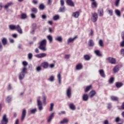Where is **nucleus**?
I'll return each mask as SVG.
<instances>
[{
    "label": "nucleus",
    "instance_id": "nucleus-16",
    "mask_svg": "<svg viewBox=\"0 0 124 124\" xmlns=\"http://www.w3.org/2000/svg\"><path fill=\"white\" fill-rule=\"evenodd\" d=\"M14 3L12 2H10L7 3L4 7V9H8L9 8L10 6H11V5H13Z\"/></svg>",
    "mask_w": 124,
    "mask_h": 124
},
{
    "label": "nucleus",
    "instance_id": "nucleus-33",
    "mask_svg": "<svg viewBox=\"0 0 124 124\" xmlns=\"http://www.w3.org/2000/svg\"><path fill=\"white\" fill-rule=\"evenodd\" d=\"M41 66L43 68H48V63L47 62H44L41 64Z\"/></svg>",
    "mask_w": 124,
    "mask_h": 124
},
{
    "label": "nucleus",
    "instance_id": "nucleus-34",
    "mask_svg": "<svg viewBox=\"0 0 124 124\" xmlns=\"http://www.w3.org/2000/svg\"><path fill=\"white\" fill-rule=\"evenodd\" d=\"M65 11V6H62L60 8L59 12H64Z\"/></svg>",
    "mask_w": 124,
    "mask_h": 124
},
{
    "label": "nucleus",
    "instance_id": "nucleus-45",
    "mask_svg": "<svg viewBox=\"0 0 124 124\" xmlns=\"http://www.w3.org/2000/svg\"><path fill=\"white\" fill-rule=\"evenodd\" d=\"M92 5H93L94 7L96 8V7H97V3L95 1H93L92 3Z\"/></svg>",
    "mask_w": 124,
    "mask_h": 124
},
{
    "label": "nucleus",
    "instance_id": "nucleus-31",
    "mask_svg": "<svg viewBox=\"0 0 124 124\" xmlns=\"http://www.w3.org/2000/svg\"><path fill=\"white\" fill-rule=\"evenodd\" d=\"M93 89V86L92 85H90L89 86H88L86 87V89H85V93H88L90 90Z\"/></svg>",
    "mask_w": 124,
    "mask_h": 124
},
{
    "label": "nucleus",
    "instance_id": "nucleus-50",
    "mask_svg": "<svg viewBox=\"0 0 124 124\" xmlns=\"http://www.w3.org/2000/svg\"><path fill=\"white\" fill-rule=\"evenodd\" d=\"M54 109V103H52L50 104V107L49 109V111H52Z\"/></svg>",
    "mask_w": 124,
    "mask_h": 124
},
{
    "label": "nucleus",
    "instance_id": "nucleus-25",
    "mask_svg": "<svg viewBox=\"0 0 124 124\" xmlns=\"http://www.w3.org/2000/svg\"><path fill=\"white\" fill-rule=\"evenodd\" d=\"M80 16V13L79 12H76L73 14V17L74 18H78Z\"/></svg>",
    "mask_w": 124,
    "mask_h": 124
},
{
    "label": "nucleus",
    "instance_id": "nucleus-8",
    "mask_svg": "<svg viewBox=\"0 0 124 124\" xmlns=\"http://www.w3.org/2000/svg\"><path fill=\"white\" fill-rule=\"evenodd\" d=\"M66 95L69 98H71V87H68L66 91Z\"/></svg>",
    "mask_w": 124,
    "mask_h": 124
},
{
    "label": "nucleus",
    "instance_id": "nucleus-54",
    "mask_svg": "<svg viewBox=\"0 0 124 124\" xmlns=\"http://www.w3.org/2000/svg\"><path fill=\"white\" fill-rule=\"evenodd\" d=\"M60 4L61 6H64V0H60Z\"/></svg>",
    "mask_w": 124,
    "mask_h": 124
},
{
    "label": "nucleus",
    "instance_id": "nucleus-61",
    "mask_svg": "<svg viewBox=\"0 0 124 124\" xmlns=\"http://www.w3.org/2000/svg\"><path fill=\"white\" fill-rule=\"evenodd\" d=\"M89 35L90 36H93V31L92 30H91Z\"/></svg>",
    "mask_w": 124,
    "mask_h": 124
},
{
    "label": "nucleus",
    "instance_id": "nucleus-11",
    "mask_svg": "<svg viewBox=\"0 0 124 124\" xmlns=\"http://www.w3.org/2000/svg\"><path fill=\"white\" fill-rule=\"evenodd\" d=\"M27 115V110L26 109L24 108L21 114V121L23 122L24 120H25V118H26V116Z\"/></svg>",
    "mask_w": 124,
    "mask_h": 124
},
{
    "label": "nucleus",
    "instance_id": "nucleus-1",
    "mask_svg": "<svg viewBox=\"0 0 124 124\" xmlns=\"http://www.w3.org/2000/svg\"><path fill=\"white\" fill-rule=\"evenodd\" d=\"M10 31H16L18 33L22 34L23 33V30L19 25L11 24L9 26Z\"/></svg>",
    "mask_w": 124,
    "mask_h": 124
},
{
    "label": "nucleus",
    "instance_id": "nucleus-53",
    "mask_svg": "<svg viewBox=\"0 0 124 124\" xmlns=\"http://www.w3.org/2000/svg\"><path fill=\"white\" fill-rule=\"evenodd\" d=\"M31 17L32 19H35V18H36V16H35L34 14H31Z\"/></svg>",
    "mask_w": 124,
    "mask_h": 124
},
{
    "label": "nucleus",
    "instance_id": "nucleus-3",
    "mask_svg": "<svg viewBox=\"0 0 124 124\" xmlns=\"http://www.w3.org/2000/svg\"><path fill=\"white\" fill-rule=\"evenodd\" d=\"M27 67H23L21 69V72L19 74L18 78L19 80H21L25 78V75L27 74Z\"/></svg>",
    "mask_w": 124,
    "mask_h": 124
},
{
    "label": "nucleus",
    "instance_id": "nucleus-13",
    "mask_svg": "<svg viewBox=\"0 0 124 124\" xmlns=\"http://www.w3.org/2000/svg\"><path fill=\"white\" fill-rule=\"evenodd\" d=\"M69 120L67 118H64L63 120H62L61 121H60V124H67L68 123H69Z\"/></svg>",
    "mask_w": 124,
    "mask_h": 124
},
{
    "label": "nucleus",
    "instance_id": "nucleus-41",
    "mask_svg": "<svg viewBox=\"0 0 124 124\" xmlns=\"http://www.w3.org/2000/svg\"><path fill=\"white\" fill-rule=\"evenodd\" d=\"M53 19L54 21H58V20H60V16L56 15L53 16Z\"/></svg>",
    "mask_w": 124,
    "mask_h": 124
},
{
    "label": "nucleus",
    "instance_id": "nucleus-56",
    "mask_svg": "<svg viewBox=\"0 0 124 124\" xmlns=\"http://www.w3.org/2000/svg\"><path fill=\"white\" fill-rule=\"evenodd\" d=\"M70 58V55L67 54L65 55L64 56V58L66 59V60H68Z\"/></svg>",
    "mask_w": 124,
    "mask_h": 124
},
{
    "label": "nucleus",
    "instance_id": "nucleus-28",
    "mask_svg": "<svg viewBox=\"0 0 124 124\" xmlns=\"http://www.w3.org/2000/svg\"><path fill=\"white\" fill-rule=\"evenodd\" d=\"M113 70L114 73H117V72H118L120 70V67L118 65L115 66L113 68Z\"/></svg>",
    "mask_w": 124,
    "mask_h": 124
},
{
    "label": "nucleus",
    "instance_id": "nucleus-27",
    "mask_svg": "<svg viewBox=\"0 0 124 124\" xmlns=\"http://www.w3.org/2000/svg\"><path fill=\"white\" fill-rule=\"evenodd\" d=\"M114 13L118 17H121V11L119 10L115 9L114 11Z\"/></svg>",
    "mask_w": 124,
    "mask_h": 124
},
{
    "label": "nucleus",
    "instance_id": "nucleus-39",
    "mask_svg": "<svg viewBox=\"0 0 124 124\" xmlns=\"http://www.w3.org/2000/svg\"><path fill=\"white\" fill-rule=\"evenodd\" d=\"M84 60L85 61H90L91 60V57L89 55H85L84 56Z\"/></svg>",
    "mask_w": 124,
    "mask_h": 124
},
{
    "label": "nucleus",
    "instance_id": "nucleus-44",
    "mask_svg": "<svg viewBox=\"0 0 124 124\" xmlns=\"http://www.w3.org/2000/svg\"><path fill=\"white\" fill-rule=\"evenodd\" d=\"M32 57H33L32 53H30L28 54V58L29 60H32Z\"/></svg>",
    "mask_w": 124,
    "mask_h": 124
},
{
    "label": "nucleus",
    "instance_id": "nucleus-14",
    "mask_svg": "<svg viewBox=\"0 0 124 124\" xmlns=\"http://www.w3.org/2000/svg\"><path fill=\"white\" fill-rule=\"evenodd\" d=\"M70 109L72 110V111H74L76 109V106L73 103H70L69 105Z\"/></svg>",
    "mask_w": 124,
    "mask_h": 124
},
{
    "label": "nucleus",
    "instance_id": "nucleus-47",
    "mask_svg": "<svg viewBox=\"0 0 124 124\" xmlns=\"http://www.w3.org/2000/svg\"><path fill=\"white\" fill-rule=\"evenodd\" d=\"M36 70L37 72H40L41 71L42 69H41V66H38L36 68Z\"/></svg>",
    "mask_w": 124,
    "mask_h": 124
},
{
    "label": "nucleus",
    "instance_id": "nucleus-21",
    "mask_svg": "<svg viewBox=\"0 0 124 124\" xmlns=\"http://www.w3.org/2000/svg\"><path fill=\"white\" fill-rule=\"evenodd\" d=\"M88 46L89 47H93V46H94V42H93V40H89L88 42Z\"/></svg>",
    "mask_w": 124,
    "mask_h": 124
},
{
    "label": "nucleus",
    "instance_id": "nucleus-58",
    "mask_svg": "<svg viewBox=\"0 0 124 124\" xmlns=\"http://www.w3.org/2000/svg\"><path fill=\"white\" fill-rule=\"evenodd\" d=\"M12 36H13V37L14 38H17V37H18V34H13L12 35Z\"/></svg>",
    "mask_w": 124,
    "mask_h": 124
},
{
    "label": "nucleus",
    "instance_id": "nucleus-60",
    "mask_svg": "<svg viewBox=\"0 0 124 124\" xmlns=\"http://www.w3.org/2000/svg\"><path fill=\"white\" fill-rule=\"evenodd\" d=\"M10 90H12V86H11V84H9L8 87V90L10 91Z\"/></svg>",
    "mask_w": 124,
    "mask_h": 124
},
{
    "label": "nucleus",
    "instance_id": "nucleus-6",
    "mask_svg": "<svg viewBox=\"0 0 124 124\" xmlns=\"http://www.w3.org/2000/svg\"><path fill=\"white\" fill-rule=\"evenodd\" d=\"M107 60L109 63H111V64H116V59L112 57H108L107 58Z\"/></svg>",
    "mask_w": 124,
    "mask_h": 124
},
{
    "label": "nucleus",
    "instance_id": "nucleus-52",
    "mask_svg": "<svg viewBox=\"0 0 124 124\" xmlns=\"http://www.w3.org/2000/svg\"><path fill=\"white\" fill-rule=\"evenodd\" d=\"M115 80V78H111L109 80V82L110 84H112L114 82V80Z\"/></svg>",
    "mask_w": 124,
    "mask_h": 124
},
{
    "label": "nucleus",
    "instance_id": "nucleus-59",
    "mask_svg": "<svg viewBox=\"0 0 124 124\" xmlns=\"http://www.w3.org/2000/svg\"><path fill=\"white\" fill-rule=\"evenodd\" d=\"M120 46L121 47H124V40H123L120 43Z\"/></svg>",
    "mask_w": 124,
    "mask_h": 124
},
{
    "label": "nucleus",
    "instance_id": "nucleus-48",
    "mask_svg": "<svg viewBox=\"0 0 124 124\" xmlns=\"http://www.w3.org/2000/svg\"><path fill=\"white\" fill-rule=\"evenodd\" d=\"M21 18V19H26L27 18V15L26 14H22Z\"/></svg>",
    "mask_w": 124,
    "mask_h": 124
},
{
    "label": "nucleus",
    "instance_id": "nucleus-15",
    "mask_svg": "<svg viewBox=\"0 0 124 124\" xmlns=\"http://www.w3.org/2000/svg\"><path fill=\"white\" fill-rule=\"evenodd\" d=\"M66 3L68 5H69V6L74 7V3L72 0H67Z\"/></svg>",
    "mask_w": 124,
    "mask_h": 124
},
{
    "label": "nucleus",
    "instance_id": "nucleus-20",
    "mask_svg": "<svg viewBox=\"0 0 124 124\" xmlns=\"http://www.w3.org/2000/svg\"><path fill=\"white\" fill-rule=\"evenodd\" d=\"M98 14H99L100 17H102V16H103L104 14V13L103 12V9H99L98 10Z\"/></svg>",
    "mask_w": 124,
    "mask_h": 124
},
{
    "label": "nucleus",
    "instance_id": "nucleus-62",
    "mask_svg": "<svg viewBox=\"0 0 124 124\" xmlns=\"http://www.w3.org/2000/svg\"><path fill=\"white\" fill-rule=\"evenodd\" d=\"M35 31V29H32L31 31V34H34Z\"/></svg>",
    "mask_w": 124,
    "mask_h": 124
},
{
    "label": "nucleus",
    "instance_id": "nucleus-35",
    "mask_svg": "<svg viewBox=\"0 0 124 124\" xmlns=\"http://www.w3.org/2000/svg\"><path fill=\"white\" fill-rule=\"evenodd\" d=\"M29 112L30 113H31V114H34L35 113H36V112H37V109L36 108L31 109H30Z\"/></svg>",
    "mask_w": 124,
    "mask_h": 124
},
{
    "label": "nucleus",
    "instance_id": "nucleus-26",
    "mask_svg": "<svg viewBox=\"0 0 124 124\" xmlns=\"http://www.w3.org/2000/svg\"><path fill=\"white\" fill-rule=\"evenodd\" d=\"M94 53L98 57H102V54L100 53V51L99 50H96L94 51Z\"/></svg>",
    "mask_w": 124,
    "mask_h": 124
},
{
    "label": "nucleus",
    "instance_id": "nucleus-49",
    "mask_svg": "<svg viewBox=\"0 0 124 124\" xmlns=\"http://www.w3.org/2000/svg\"><path fill=\"white\" fill-rule=\"evenodd\" d=\"M99 45L100 47H103V41H102V40L99 41Z\"/></svg>",
    "mask_w": 124,
    "mask_h": 124
},
{
    "label": "nucleus",
    "instance_id": "nucleus-18",
    "mask_svg": "<svg viewBox=\"0 0 124 124\" xmlns=\"http://www.w3.org/2000/svg\"><path fill=\"white\" fill-rule=\"evenodd\" d=\"M55 40H56V41L62 43V36H58L55 38Z\"/></svg>",
    "mask_w": 124,
    "mask_h": 124
},
{
    "label": "nucleus",
    "instance_id": "nucleus-55",
    "mask_svg": "<svg viewBox=\"0 0 124 124\" xmlns=\"http://www.w3.org/2000/svg\"><path fill=\"white\" fill-rule=\"evenodd\" d=\"M22 64L24 66V67H26L25 66H27V65H28V63L26 61H23L22 62Z\"/></svg>",
    "mask_w": 124,
    "mask_h": 124
},
{
    "label": "nucleus",
    "instance_id": "nucleus-9",
    "mask_svg": "<svg viewBox=\"0 0 124 124\" xmlns=\"http://www.w3.org/2000/svg\"><path fill=\"white\" fill-rule=\"evenodd\" d=\"M98 18V16H97V14L96 13H94L92 15V21L93 22V23L96 22L97 21V19Z\"/></svg>",
    "mask_w": 124,
    "mask_h": 124
},
{
    "label": "nucleus",
    "instance_id": "nucleus-37",
    "mask_svg": "<svg viewBox=\"0 0 124 124\" xmlns=\"http://www.w3.org/2000/svg\"><path fill=\"white\" fill-rule=\"evenodd\" d=\"M57 78L58 79L59 83L60 84H62V75H61V74H59L58 75Z\"/></svg>",
    "mask_w": 124,
    "mask_h": 124
},
{
    "label": "nucleus",
    "instance_id": "nucleus-5",
    "mask_svg": "<svg viewBox=\"0 0 124 124\" xmlns=\"http://www.w3.org/2000/svg\"><path fill=\"white\" fill-rule=\"evenodd\" d=\"M8 123V118L6 116V114H5L3 116L2 120L1 121V124H7Z\"/></svg>",
    "mask_w": 124,
    "mask_h": 124
},
{
    "label": "nucleus",
    "instance_id": "nucleus-23",
    "mask_svg": "<svg viewBox=\"0 0 124 124\" xmlns=\"http://www.w3.org/2000/svg\"><path fill=\"white\" fill-rule=\"evenodd\" d=\"M123 85L124 84H123V83L122 82H117L115 83V86L116 88H120L121 87H123Z\"/></svg>",
    "mask_w": 124,
    "mask_h": 124
},
{
    "label": "nucleus",
    "instance_id": "nucleus-40",
    "mask_svg": "<svg viewBox=\"0 0 124 124\" xmlns=\"http://www.w3.org/2000/svg\"><path fill=\"white\" fill-rule=\"evenodd\" d=\"M48 80L50 81V82H54V81H55V77L54 76H51Z\"/></svg>",
    "mask_w": 124,
    "mask_h": 124
},
{
    "label": "nucleus",
    "instance_id": "nucleus-19",
    "mask_svg": "<svg viewBox=\"0 0 124 124\" xmlns=\"http://www.w3.org/2000/svg\"><path fill=\"white\" fill-rule=\"evenodd\" d=\"M95 94H96V92H95V91H94V90L91 91L89 93V95H90L91 98H93V97L94 95H95Z\"/></svg>",
    "mask_w": 124,
    "mask_h": 124
},
{
    "label": "nucleus",
    "instance_id": "nucleus-4",
    "mask_svg": "<svg viewBox=\"0 0 124 124\" xmlns=\"http://www.w3.org/2000/svg\"><path fill=\"white\" fill-rule=\"evenodd\" d=\"M37 106L39 111L43 110V107H42V102L40 100V97H38L37 100Z\"/></svg>",
    "mask_w": 124,
    "mask_h": 124
},
{
    "label": "nucleus",
    "instance_id": "nucleus-12",
    "mask_svg": "<svg viewBox=\"0 0 124 124\" xmlns=\"http://www.w3.org/2000/svg\"><path fill=\"white\" fill-rule=\"evenodd\" d=\"M55 115V112L52 113L50 115V116L48 117V118L47 119V123L48 124H50L51 123V121L53 119V118H54V116Z\"/></svg>",
    "mask_w": 124,
    "mask_h": 124
},
{
    "label": "nucleus",
    "instance_id": "nucleus-29",
    "mask_svg": "<svg viewBox=\"0 0 124 124\" xmlns=\"http://www.w3.org/2000/svg\"><path fill=\"white\" fill-rule=\"evenodd\" d=\"M76 68L77 70H80V69L83 68V65H82V64L79 63L77 65Z\"/></svg>",
    "mask_w": 124,
    "mask_h": 124
},
{
    "label": "nucleus",
    "instance_id": "nucleus-32",
    "mask_svg": "<svg viewBox=\"0 0 124 124\" xmlns=\"http://www.w3.org/2000/svg\"><path fill=\"white\" fill-rule=\"evenodd\" d=\"M1 41L4 46H5V45L7 44V39H6V38H3Z\"/></svg>",
    "mask_w": 124,
    "mask_h": 124
},
{
    "label": "nucleus",
    "instance_id": "nucleus-43",
    "mask_svg": "<svg viewBox=\"0 0 124 124\" xmlns=\"http://www.w3.org/2000/svg\"><path fill=\"white\" fill-rule=\"evenodd\" d=\"M46 98H47V97L46 96H43V102L45 105H46Z\"/></svg>",
    "mask_w": 124,
    "mask_h": 124
},
{
    "label": "nucleus",
    "instance_id": "nucleus-22",
    "mask_svg": "<svg viewBox=\"0 0 124 124\" xmlns=\"http://www.w3.org/2000/svg\"><path fill=\"white\" fill-rule=\"evenodd\" d=\"M110 99L112 101H119V98L116 96H111Z\"/></svg>",
    "mask_w": 124,
    "mask_h": 124
},
{
    "label": "nucleus",
    "instance_id": "nucleus-42",
    "mask_svg": "<svg viewBox=\"0 0 124 124\" xmlns=\"http://www.w3.org/2000/svg\"><path fill=\"white\" fill-rule=\"evenodd\" d=\"M39 8V9H40V10H43L44 8H45V6H44V4L43 3H42L40 4Z\"/></svg>",
    "mask_w": 124,
    "mask_h": 124
},
{
    "label": "nucleus",
    "instance_id": "nucleus-64",
    "mask_svg": "<svg viewBox=\"0 0 124 124\" xmlns=\"http://www.w3.org/2000/svg\"><path fill=\"white\" fill-rule=\"evenodd\" d=\"M32 29H36V24L34 23L32 24Z\"/></svg>",
    "mask_w": 124,
    "mask_h": 124
},
{
    "label": "nucleus",
    "instance_id": "nucleus-36",
    "mask_svg": "<svg viewBox=\"0 0 124 124\" xmlns=\"http://www.w3.org/2000/svg\"><path fill=\"white\" fill-rule=\"evenodd\" d=\"M107 12H108V13L109 15H110V16H113V10H111L109 8H107Z\"/></svg>",
    "mask_w": 124,
    "mask_h": 124
},
{
    "label": "nucleus",
    "instance_id": "nucleus-24",
    "mask_svg": "<svg viewBox=\"0 0 124 124\" xmlns=\"http://www.w3.org/2000/svg\"><path fill=\"white\" fill-rule=\"evenodd\" d=\"M46 38L48 39L49 43H52L53 42V36L51 35H48L46 36Z\"/></svg>",
    "mask_w": 124,
    "mask_h": 124
},
{
    "label": "nucleus",
    "instance_id": "nucleus-63",
    "mask_svg": "<svg viewBox=\"0 0 124 124\" xmlns=\"http://www.w3.org/2000/svg\"><path fill=\"white\" fill-rule=\"evenodd\" d=\"M121 54L122 55V56H123L124 57V48L122 49L121 50Z\"/></svg>",
    "mask_w": 124,
    "mask_h": 124
},
{
    "label": "nucleus",
    "instance_id": "nucleus-10",
    "mask_svg": "<svg viewBox=\"0 0 124 124\" xmlns=\"http://www.w3.org/2000/svg\"><path fill=\"white\" fill-rule=\"evenodd\" d=\"M46 56H47V54L45 53H42L35 55V57H36V58H38V59H42V58H45Z\"/></svg>",
    "mask_w": 124,
    "mask_h": 124
},
{
    "label": "nucleus",
    "instance_id": "nucleus-2",
    "mask_svg": "<svg viewBox=\"0 0 124 124\" xmlns=\"http://www.w3.org/2000/svg\"><path fill=\"white\" fill-rule=\"evenodd\" d=\"M46 45L47 40L46 39L42 40L39 42V49L43 51V52H46V51H47V47H46Z\"/></svg>",
    "mask_w": 124,
    "mask_h": 124
},
{
    "label": "nucleus",
    "instance_id": "nucleus-51",
    "mask_svg": "<svg viewBox=\"0 0 124 124\" xmlns=\"http://www.w3.org/2000/svg\"><path fill=\"white\" fill-rule=\"evenodd\" d=\"M120 1H121V0H116L115 1V6H117V7L119 6V4L120 3Z\"/></svg>",
    "mask_w": 124,
    "mask_h": 124
},
{
    "label": "nucleus",
    "instance_id": "nucleus-30",
    "mask_svg": "<svg viewBox=\"0 0 124 124\" xmlns=\"http://www.w3.org/2000/svg\"><path fill=\"white\" fill-rule=\"evenodd\" d=\"M99 73L101 77H103V78L105 77V73H104V71H103V70H100L99 71Z\"/></svg>",
    "mask_w": 124,
    "mask_h": 124
},
{
    "label": "nucleus",
    "instance_id": "nucleus-57",
    "mask_svg": "<svg viewBox=\"0 0 124 124\" xmlns=\"http://www.w3.org/2000/svg\"><path fill=\"white\" fill-rule=\"evenodd\" d=\"M108 109H111V108H112V104L111 103L108 104Z\"/></svg>",
    "mask_w": 124,
    "mask_h": 124
},
{
    "label": "nucleus",
    "instance_id": "nucleus-17",
    "mask_svg": "<svg viewBox=\"0 0 124 124\" xmlns=\"http://www.w3.org/2000/svg\"><path fill=\"white\" fill-rule=\"evenodd\" d=\"M82 100L83 101H88L89 100V95L88 94H84L82 96Z\"/></svg>",
    "mask_w": 124,
    "mask_h": 124
},
{
    "label": "nucleus",
    "instance_id": "nucleus-7",
    "mask_svg": "<svg viewBox=\"0 0 124 124\" xmlns=\"http://www.w3.org/2000/svg\"><path fill=\"white\" fill-rule=\"evenodd\" d=\"M77 38H78V36L77 35L75 36L74 38H69L67 41V44H69L70 43H73L74 41L77 39Z\"/></svg>",
    "mask_w": 124,
    "mask_h": 124
},
{
    "label": "nucleus",
    "instance_id": "nucleus-38",
    "mask_svg": "<svg viewBox=\"0 0 124 124\" xmlns=\"http://www.w3.org/2000/svg\"><path fill=\"white\" fill-rule=\"evenodd\" d=\"M6 101L8 102V103H9V102H11V101L12 100V96H8L6 99Z\"/></svg>",
    "mask_w": 124,
    "mask_h": 124
},
{
    "label": "nucleus",
    "instance_id": "nucleus-46",
    "mask_svg": "<svg viewBox=\"0 0 124 124\" xmlns=\"http://www.w3.org/2000/svg\"><path fill=\"white\" fill-rule=\"evenodd\" d=\"M31 11L32 12H33V13H34L35 14H36V13H37V9H36V8H32L31 9Z\"/></svg>",
    "mask_w": 124,
    "mask_h": 124
}]
</instances>
